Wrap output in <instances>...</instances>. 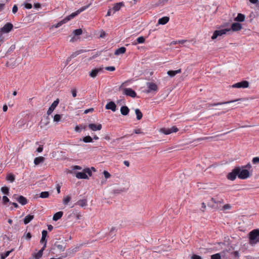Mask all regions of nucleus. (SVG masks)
Here are the masks:
<instances>
[{
  "instance_id": "nucleus-1",
  "label": "nucleus",
  "mask_w": 259,
  "mask_h": 259,
  "mask_svg": "<svg viewBox=\"0 0 259 259\" xmlns=\"http://www.w3.org/2000/svg\"><path fill=\"white\" fill-rule=\"evenodd\" d=\"M91 5V3L89 4V5L82 7L78 10H77L76 12L72 13L70 15L68 16L66 18H65L64 19L62 20L57 24L54 25V27L55 28H58L60 27L63 24L67 23L68 21L70 20L71 19H73L75 17H76L77 15H78L79 13L81 12L84 11L86 9H87Z\"/></svg>"
},
{
  "instance_id": "nucleus-2",
  "label": "nucleus",
  "mask_w": 259,
  "mask_h": 259,
  "mask_svg": "<svg viewBox=\"0 0 259 259\" xmlns=\"http://www.w3.org/2000/svg\"><path fill=\"white\" fill-rule=\"evenodd\" d=\"M259 242V230H253L249 233V243L253 245Z\"/></svg>"
},
{
  "instance_id": "nucleus-3",
  "label": "nucleus",
  "mask_w": 259,
  "mask_h": 259,
  "mask_svg": "<svg viewBox=\"0 0 259 259\" xmlns=\"http://www.w3.org/2000/svg\"><path fill=\"white\" fill-rule=\"evenodd\" d=\"M229 32L230 30L228 29L227 28H221L214 31L211 38L212 40H214L218 37L224 36Z\"/></svg>"
},
{
  "instance_id": "nucleus-4",
  "label": "nucleus",
  "mask_w": 259,
  "mask_h": 259,
  "mask_svg": "<svg viewBox=\"0 0 259 259\" xmlns=\"http://www.w3.org/2000/svg\"><path fill=\"white\" fill-rule=\"evenodd\" d=\"M250 177V173L248 169L239 167V172H238V178L240 179H246Z\"/></svg>"
},
{
  "instance_id": "nucleus-5",
  "label": "nucleus",
  "mask_w": 259,
  "mask_h": 259,
  "mask_svg": "<svg viewBox=\"0 0 259 259\" xmlns=\"http://www.w3.org/2000/svg\"><path fill=\"white\" fill-rule=\"evenodd\" d=\"M239 172V167L235 168L231 172L229 173L227 175L228 179L231 181L235 180L236 176H238V172Z\"/></svg>"
},
{
  "instance_id": "nucleus-6",
  "label": "nucleus",
  "mask_w": 259,
  "mask_h": 259,
  "mask_svg": "<svg viewBox=\"0 0 259 259\" xmlns=\"http://www.w3.org/2000/svg\"><path fill=\"white\" fill-rule=\"evenodd\" d=\"M103 67L96 68L92 69L89 73L90 76L92 78H95L99 73L103 72Z\"/></svg>"
},
{
  "instance_id": "nucleus-7",
  "label": "nucleus",
  "mask_w": 259,
  "mask_h": 259,
  "mask_svg": "<svg viewBox=\"0 0 259 259\" xmlns=\"http://www.w3.org/2000/svg\"><path fill=\"white\" fill-rule=\"evenodd\" d=\"M13 25L11 23H7L2 28H1V32L6 33L9 32L13 28Z\"/></svg>"
},
{
  "instance_id": "nucleus-8",
  "label": "nucleus",
  "mask_w": 259,
  "mask_h": 259,
  "mask_svg": "<svg viewBox=\"0 0 259 259\" xmlns=\"http://www.w3.org/2000/svg\"><path fill=\"white\" fill-rule=\"evenodd\" d=\"M249 85V83L247 81H242L237 82L232 85L234 88H247Z\"/></svg>"
},
{
  "instance_id": "nucleus-9",
  "label": "nucleus",
  "mask_w": 259,
  "mask_h": 259,
  "mask_svg": "<svg viewBox=\"0 0 259 259\" xmlns=\"http://www.w3.org/2000/svg\"><path fill=\"white\" fill-rule=\"evenodd\" d=\"M242 28V26L241 24L239 23L235 22L232 24L231 28H227V29L230 30V32L231 31H238L240 30Z\"/></svg>"
},
{
  "instance_id": "nucleus-10",
  "label": "nucleus",
  "mask_w": 259,
  "mask_h": 259,
  "mask_svg": "<svg viewBox=\"0 0 259 259\" xmlns=\"http://www.w3.org/2000/svg\"><path fill=\"white\" fill-rule=\"evenodd\" d=\"M123 93L124 95L135 98L136 97V93L131 88H125L123 90Z\"/></svg>"
},
{
  "instance_id": "nucleus-11",
  "label": "nucleus",
  "mask_w": 259,
  "mask_h": 259,
  "mask_svg": "<svg viewBox=\"0 0 259 259\" xmlns=\"http://www.w3.org/2000/svg\"><path fill=\"white\" fill-rule=\"evenodd\" d=\"M147 86L148 88L147 93H150L151 91L156 92L158 90L157 85L152 82H149L147 83Z\"/></svg>"
},
{
  "instance_id": "nucleus-12",
  "label": "nucleus",
  "mask_w": 259,
  "mask_h": 259,
  "mask_svg": "<svg viewBox=\"0 0 259 259\" xmlns=\"http://www.w3.org/2000/svg\"><path fill=\"white\" fill-rule=\"evenodd\" d=\"M88 127L89 129H90L92 131H100L102 129V126L100 123L96 124L94 123H90L88 125Z\"/></svg>"
},
{
  "instance_id": "nucleus-13",
  "label": "nucleus",
  "mask_w": 259,
  "mask_h": 259,
  "mask_svg": "<svg viewBox=\"0 0 259 259\" xmlns=\"http://www.w3.org/2000/svg\"><path fill=\"white\" fill-rule=\"evenodd\" d=\"M124 6V3L122 2L114 4L113 8H112V10H113V14H114L115 12L119 11L120 9Z\"/></svg>"
},
{
  "instance_id": "nucleus-14",
  "label": "nucleus",
  "mask_w": 259,
  "mask_h": 259,
  "mask_svg": "<svg viewBox=\"0 0 259 259\" xmlns=\"http://www.w3.org/2000/svg\"><path fill=\"white\" fill-rule=\"evenodd\" d=\"M59 104V100L57 99L56 100L54 101L53 103L52 104L51 106L49 107L48 111L47 114L48 115H50L53 111L54 110L55 108L57 106V105Z\"/></svg>"
},
{
  "instance_id": "nucleus-15",
  "label": "nucleus",
  "mask_w": 259,
  "mask_h": 259,
  "mask_svg": "<svg viewBox=\"0 0 259 259\" xmlns=\"http://www.w3.org/2000/svg\"><path fill=\"white\" fill-rule=\"evenodd\" d=\"M46 248V244L43 245V247L37 253L33 254V256L34 259H39L42 255L43 251Z\"/></svg>"
},
{
  "instance_id": "nucleus-16",
  "label": "nucleus",
  "mask_w": 259,
  "mask_h": 259,
  "mask_svg": "<svg viewBox=\"0 0 259 259\" xmlns=\"http://www.w3.org/2000/svg\"><path fill=\"white\" fill-rule=\"evenodd\" d=\"M75 177L79 179H88V175L83 172H77L74 173Z\"/></svg>"
},
{
  "instance_id": "nucleus-17",
  "label": "nucleus",
  "mask_w": 259,
  "mask_h": 259,
  "mask_svg": "<svg viewBox=\"0 0 259 259\" xmlns=\"http://www.w3.org/2000/svg\"><path fill=\"white\" fill-rule=\"evenodd\" d=\"M116 106L115 104L114 103V102H113L112 101H111V102L108 103L105 106V108L106 109H108V110L110 109L114 112L116 111Z\"/></svg>"
},
{
  "instance_id": "nucleus-18",
  "label": "nucleus",
  "mask_w": 259,
  "mask_h": 259,
  "mask_svg": "<svg viewBox=\"0 0 259 259\" xmlns=\"http://www.w3.org/2000/svg\"><path fill=\"white\" fill-rule=\"evenodd\" d=\"M48 232L46 230H43L41 232L42 236L40 241V243L47 245V240L46 239L47 236Z\"/></svg>"
},
{
  "instance_id": "nucleus-19",
  "label": "nucleus",
  "mask_w": 259,
  "mask_h": 259,
  "mask_svg": "<svg viewBox=\"0 0 259 259\" xmlns=\"http://www.w3.org/2000/svg\"><path fill=\"white\" fill-rule=\"evenodd\" d=\"M19 203L22 205H25L27 203V199L23 196H19L15 198Z\"/></svg>"
},
{
  "instance_id": "nucleus-20",
  "label": "nucleus",
  "mask_w": 259,
  "mask_h": 259,
  "mask_svg": "<svg viewBox=\"0 0 259 259\" xmlns=\"http://www.w3.org/2000/svg\"><path fill=\"white\" fill-rule=\"evenodd\" d=\"M169 20V17L166 16L163 17L158 20V24L164 25L168 22Z\"/></svg>"
},
{
  "instance_id": "nucleus-21",
  "label": "nucleus",
  "mask_w": 259,
  "mask_h": 259,
  "mask_svg": "<svg viewBox=\"0 0 259 259\" xmlns=\"http://www.w3.org/2000/svg\"><path fill=\"white\" fill-rule=\"evenodd\" d=\"M181 72V69H179L177 70H169L167 71V74L171 77L175 76L177 74L180 73Z\"/></svg>"
},
{
  "instance_id": "nucleus-22",
  "label": "nucleus",
  "mask_w": 259,
  "mask_h": 259,
  "mask_svg": "<svg viewBox=\"0 0 259 259\" xmlns=\"http://www.w3.org/2000/svg\"><path fill=\"white\" fill-rule=\"evenodd\" d=\"M130 110L126 106H122L120 108L121 113L123 115H126L128 114Z\"/></svg>"
},
{
  "instance_id": "nucleus-23",
  "label": "nucleus",
  "mask_w": 259,
  "mask_h": 259,
  "mask_svg": "<svg viewBox=\"0 0 259 259\" xmlns=\"http://www.w3.org/2000/svg\"><path fill=\"white\" fill-rule=\"evenodd\" d=\"M235 101L234 100V101H228V102H220V103H213V104H207V107L210 108L211 106H217V105H223V104H227L234 102Z\"/></svg>"
},
{
  "instance_id": "nucleus-24",
  "label": "nucleus",
  "mask_w": 259,
  "mask_h": 259,
  "mask_svg": "<svg viewBox=\"0 0 259 259\" xmlns=\"http://www.w3.org/2000/svg\"><path fill=\"white\" fill-rule=\"evenodd\" d=\"M234 20L238 22H243L245 20V15L239 13Z\"/></svg>"
},
{
  "instance_id": "nucleus-25",
  "label": "nucleus",
  "mask_w": 259,
  "mask_h": 259,
  "mask_svg": "<svg viewBox=\"0 0 259 259\" xmlns=\"http://www.w3.org/2000/svg\"><path fill=\"white\" fill-rule=\"evenodd\" d=\"M125 51H126L125 48L122 47H120V48H118V49H117L115 51L114 54L115 55H119L120 54H124L125 52Z\"/></svg>"
},
{
  "instance_id": "nucleus-26",
  "label": "nucleus",
  "mask_w": 259,
  "mask_h": 259,
  "mask_svg": "<svg viewBox=\"0 0 259 259\" xmlns=\"http://www.w3.org/2000/svg\"><path fill=\"white\" fill-rule=\"evenodd\" d=\"M63 212L62 211H59L54 214L53 220L55 221H56L60 219L63 215Z\"/></svg>"
},
{
  "instance_id": "nucleus-27",
  "label": "nucleus",
  "mask_w": 259,
  "mask_h": 259,
  "mask_svg": "<svg viewBox=\"0 0 259 259\" xmlns=\"http://www.w3.org/2000/svg\"><path fill=\"white\" fill-rule=\"evenodd\" d=\"M87 126L85 124H80L79 125H76L74 130L76 132L80 133L82 130H85Z\"/></svg>"
},
{
  "instance_id": "nucleus-28",
  "label": "nucleus",
  "mask_w": 259,
  "mask_h": 259,
  "mask_svg": "<svg viewBox=\"0 0 259 259\" xmlns=\"http://www.w3.org/2000/svg\"><path fill=\"white\" fill-rule=\"evenodd\" d=\"M75 204L78 205L81 207H84L87 205V201L86 199L79 200L76 202Z\"/></svg>"
},
{
  "instance_id": "nucleus-29",
  "label": "nucleus",
  "mask_w": 259,
  "mask_h": 259,
  "mask_svg": "<svg viewBox=\"0 0 259 259\" xmlns=\"http://www.w3.org/2000/svg\"><path fill=\"white\" fill-rule=\"evenodd\" d=\"M33 215L31 214L26 215L24 219V223L25 225L28 224L33 219Z\"/></svg>"
},
{
  "instance_id": "nucleus-30",
  "label": "nucleus",
  "mask_w": 259,
  "mask_h": 259,
  "mask_svg": "<svg viewBox=\"0 0 259 259\" xmlns=\"http://www.w3.org/2000/svg\"><path fill=\"white\" fill-rule=\"evenodd\" d=\"M45 160L44 157L42 156L36 157L34 160V163L35 165H38L39 163L43 162Z\"/></svg>"
},
{
  "instance_id": "nucleus-31",
  "label": "nucleus",
  "mask_w": 259,
  "mask_h": 259,
  "mask_svg": "<svg viewBox=\"0 0 259 259\" xmlns=\"http://www.w3.org/2000/svg\"><path fill=\"white\" fill-rule=\"evenodd\" d=\"M145 38L144 37L140 36V37H139L137 39L136 41H134L133 44L134 45H137V44H143L145 42Z\"/></svg>"
},
{
  "instance_id": "nucleus-32",
  "label": "nucleus",
  "mask_w": 259,
  "mask_h": 259,
  "mask_svg": "<svg viewBox=\"0 0 259 259\" xmlns=\"http://www.w3.org/2000/svg\"><path fill=\"white\" fill-rule=\"evenodd\" d=\"M6 179L7 181H10V182H13L15 179V177L13 174H9L7 175Z\"/></svg>"
},
{
  "instance_id": "nucleus-33",
  "label": "nucleus",
  "mask_w": 259,
  "mask_h": 259,
  "mask_svg": "<svg viewBox=\"0 0 259 259\" xmlns=\"http://www.w3.org/2000/svg\"><path fill=\"white\" fill-rule=\"evenodd\" d=\"M80 141H82L84 143H91L93 142V139L90 136L84 137L82 139H80Z\"/></svg>"
},
{
  "instance_id": "nucleus-34",
  "label": "nucleus",
  "mask_w": 259,
  "mask_h": 259,
  "mask_svg": "<svg viewBox=\"0 0 259 259\" xmlns=\"http://www.w3.org/2000/svg\"><path fill=\"white\" fill-rule=\"evenodd\" d=\"M135 113L137 115V119L138 120H140L142 118L143 114L139 109H136L135 110Z\"/></svg>"
},
{
  "instance_id": "nucleus-35",
  "label": "nucleus",
  "mask_w": 259,
  "mask_h": 259,
  "mask_svg": "<svg viewBox=\"0 0 259 259\" xmlns=\"http://www.w3.org/2000/svg\"><path fill=\"white\" fill-rule=\"evenodd\" d=\"M71 197L70 196H66L63 198V203L65 205H67L71 200Z\"/></svg>"
},
{
  "instance_id": "nucleus-36",
  "label": "nucleus",
  "mask_w": 259,
  "mask_h": 259,
  "mask_svg": "<svg viewBox=\"0 0 259 259\" xmlns=\"http://www.w3.org/2000/svg\"><path fill=\"white\" fill-rule=\"evenodd\" d=\"M160 131L161 133H162L163 134H165V135H169L171 133V132L170 131V128H161L160 130Z\"/></svg>"
},
{
  "instance_id": "nucleus-37",
  "label": "nucleus",
  "mask_w": 259,
  "mask_h": 259,
  "mask_svg": "<svg viewBox=\"0 0 259 259\" xmlns=\"http://www.w3.org/2000/svg\"><path fill=\"white\" fill-rule=\"evenodd\" d=\"M186 41H187V40H184V39L175 40V41H172L170 44L171 45H177V44H183L185 42H186Z\"/></svg>"
},
{
  "instance_id": "nucleus-38",
  "label": "nucleus",
  "mask_w": 259,
  "mask_h": 259,
  "mask_svg": "<svg viewBox=\"0 0 259 259\" xmlns=\"http://www.w3.org/2000/svg\"><path fill=\"white\" fill-rule=\"evenodd\" d=\"M40 197L42 198H46L49 196V193L47 191L42 192L40 194Z\"/></svg>"
},
{
  "instance_id": "nucleus-39",
  "label": "nucleus",
  "mask_w": 259,
  "mask_h": 259,
  "mask_svg": "<svg viewBox=\"0 0 259 259\" xmlns=\"http://www.w3.org/2000/svg\"><path fill=\"white\" fill-rule=\"evenodd\" d=\"M116 231V229H115V227L111 228V229L109 233V235L110 236H111V237H113V236H114L115 235Z\"/></svg>"
},
{
  "instance_id": "nucleus-40",
  "label": "nucleus",
  "mask_w": 259,
  "mask_h": 259,
  "mask_svg": "<svg viewBox=\"0 0 259 259\" xmlns=\"http://www.w3.org/2000/svg\"><path fill=\"white\" fill-rule=\"evenodd\" d=\"M12 250H10V251H7L5 253H2L1 255V259H5V258H6L8 256H9V255L12 251Z\"/></svg>"
},
{
  "instance_id": "nucleus-41",
  "label": "nucleus",
  "mask_w": 259,
  "mask_h": 259,
  "mask_svg": "<svg viewBox=\"0 0 259 259\" xmlns=\"http://www.w3.org/2000/svg\"><path fill=\"white\" fill-rule=\"evenodd\" d=\"M211 259H222L220 253H215L211 256Z\"/></svg>"
},
{
  "instance_id": "nucleus-42",
  "label": "nucleus",
  "mask_w": 259,
  "mask_h": 259,
  "mask_svg": "<svg viewBox=\"0 0 259 259\" xmlns=\"http://www.w3.org/2000/svg\"><path fill=\"white\" fill-rule=\"evenodd\" d=\"M1 191L3 193L8 195L9 194V189L7 187H3L1 188Z\"/></svg>"
},
{
  "instance_id": "nucleus-43",
  "label": "nucleus",
  "mask_w": 259,
  "mask_h": 259,
  "mask_svg": "<svg viewBox=\"0 0 259 259\" xmlns=\"http://www.w3.org/2000/svg\"><path fill=\"white\" fill-rule=\"evenodd\" d=\"M56 247L60 251H64L65 249V246H63L61 244H56Z\"/></svg>"
},
{
  "instance_id": "nucleus-44",
  "label": "nucleus",
  "mask_w": 259,
  "mask_h": 259,
  "mask_svg": "<svg viewBox=\"0 0 259 259\" xmlns=\"http://www.w3.org/2000/svg\"><path fill=\"white\" fill-rule=\"evenodd\" d=\"M82 31L81 29H77L73 31V34L75 35H80L82 34Z\"/></svg>"
},
{
  "instance_id": "nucleus-45",
  "label": "nucleus",
  "mask_w": 259,
  "mask_h": 259,
  "mask_svg": "<svg viewBox=\"0 0 259 259\" xmlns=\"http://www.w3.org/2000/svg\"><path fill=\"white\" fill-rule=\"evenodd\" d=\"M80 53V51H76L73 53H72L70 56V59H72V58H75V57H76L77 55H78Z\"/></svg>"
},
{
  "instance_id": "nucleus-46",
  "label": "nucleus",
  "mask_w": 259,
  "mask_h": 259,
  "mask_svg": "<svg viewBox=\"0 0 259 259\" xmlns=\"http://www.w3.org/2000/svg\"><path fill=\"white\" fill-rule=\"evenodd\" d=\"M60 119H61V115L59 114H56L54 116V121L58 122L60 120Z\"/></svg>"
},
{
  "instance_id": "nucleus-47",
  "label": "nucleus",
  "mask_w": 259,
  "mask_h": 259,
  "mask_svg": "<svg viewBox=\"0 0 259 259\" xmlns=\"http://www.w3.org/2000/svg\"><path fill=\"white\" fill-rule=\"evenodd\" d=\"M83 171H84V173L86 174L87 175L88 174L90 176H92V172L90 168H85L83 169Z\"/></svg>"
},
{
  "instance_id": "nucleus-48",
  "label": "nucleus",
  "mask_w": 259,
  "mask_h": 259,
  "mask_svg": "<svg viewBox=\"0 0 259 259\" xmlns=\"http://www.w3.org/2000/svg\"><path fill=\"white\" fill-rule=\"evenodd\" d=\"M105 69L110 71H113L115 70V68L114 66H108L105 67Z\"/></svg>"
},
{
  "instance_id": "nucleus-49",
  "label": "nucleus",
  "mask_w": 259,
  "mask_h": 259,
  "mask_svg": "<svg viewBox=\"0 0 259 259\" xmlns=\"http://www.w3.org/2000/svg\"><path fill=\"white\" fill-rule=\"evenodd\" d=\"M252 161L253 164L259 163V157H255L253 158Z\"/></svg>"
},
{
  "instance_id": "nucleus-50",
  "label": "nucleus",
  "mask_w": 259,
  "mask_h": 259,
  "mask_svg": "<svg viewBox=\"0 0 259 259\" xmlns=\"http://www.w3.org/2000/svg\"><path fill=\"white\" fill-rule=\"evenodd\" d=\"M103 174L106 179H108L111 176L110 174L106 170L104 171Z\"/></svg>"
},
{
  "instance_id": "nucleus-51",
  "label": "nucleus",
  "mask_w": 259,
  "mask_h": 259,
  "mask_svg": "<svg viewBox=\"0 0 259 259\" xmlns=\"http://www.w3.org/2000/svg\"><path fill=\"white\" fill-rule=\"evenodd\" d=\"M79 246H76V247H74V248L70 249L69 251L72 252L73 253L76 252L79 250Z\"/></svg>"
},
{
  "instance_id": "nucleus-52",
  "label": "nucleus",
  "mask_w": 259,
  "mask_h": 259,
  "mask_svg": "<svg viewBox=\"0 0 259 259\" xmlns=\"http://www.w3.org/2000/svg\"><path fill=\"white\" fill-rule=\"evenodd\" d=\"M243 168H245L246 169H248V170L251 169V164L248 163L247 164L245 165V166H243L242 167Z\"/></svg>"
},
{
  "instance_id": "nucleus-53",
  "label": "nucleus",
  "mask_w": 259,
  "mask_h": 259,
  "mask_svg": "<svg viewBox=\"0 0 259 259\" xmlns=\"http://www.w3.org/2000/svg\"><path fill=\"white\" fill-rule=\"evenodd\" d=\"M170 129L171 132V133H176L178 131V128L175 126H172L170 128Z\"/></svg>"
},
{
  "instance_id": "nucleus-54",
  "label": "nucleus",
  "mask_w": 259,
  "mask_h": 259,
  "mask_svg": "<svg viewBox=\"0 0 259 259\" xmlns=\"http://www.w3.org/2000/svg\"><path fill=\"white\" fill-rule=\"evenodd\" d=\"M23 237L27 240H30L31 238V235L30 233L28 232L26 235H24Z\"/></svg>"
},
{
  "instance_id": "nucleus-55",
  "label": "nucleus",
  "mask_w": 259,
  "mask_h": 259,
  "mask_svg": "<svg viewBox=\"0 0 259 259\" xmlns=\"http://www.w3.org/2000/svg\"><path fill=\"white\" fill-rule=\"evenodd\" d=\"M3 201L4 203L6 204V203L9 202V199L6 196H4L3 197Z\"/></svg>"
},
{
  "instance_id": "nucleus-56",
  "label": "nucleus",
  "mask_w": 259,
  "mask_h": 259,
  "mask_svg": "<svg viewBox=\"0 0 259 259\" xmlns=\"http://www.w3.org/2000/svg\"><path fill=\"white\" fill-rule=\"evenodd\" d=\"M81 169H82L81 167L80 166H78V165H74L72 167V170H76V169L80 170Z\"/></svg>"
},
{
  "instance_id": "nucleus-57",
  "label": "nucleus",
  "mask_w": 259,
  "mask_h": 259,
  "mask_svg": "<svg viewBox=\"0 0 259 259\" xmlns=\"http://www.w3.org/2000/svg\"><path fill=\"white\" fill-rule=\"evenodd\" d=\"M24 6L27 9H30L31 8H32V5L31 4L25 3Z\"/></svg>"
},
{
  "instance_id": "nucleus-58",
  "label": "nucleus",
  "mask_w": 259,
  "mask_h": 259,
  "mask_svg": "<svg viewBox=\"0 0 259 259\" xmlns=\"http://www.w3.org/2000/svg\"><path fill=\"white\" fill-rule=\"evenodd\" d=\"M113 10H112V9H109L108 10V12H107V13L106 14V16H111V15H113Z\"/></svg>"
},
{
  "instance_id": "nucleus-59",
  "label": "nucleus",
  "mask_w": 259,
  "mask_h": 259,
  "mask_svg": "<svg viewBox=\"0 0 259 259\" xmlns=\"http://www.w3.org/2000/svg\"><path fill=\"white\" fill-rule=\"evenodd\" d=\"M17 11H18V7L16 5H15L12 8V12L14 14H15L17 12Z\"/></svg>"
},
{
  "instance_id": "nucleus-60",
  "label": "nucleus",
  "mask_w": 259,
  "mask_h": 259,
  "mask_svg": "<svg viewBox=\"0 0 259 259\" xmlns=\"http://www.w3.org/2000/svg\"><path fill=\"white\" fill-rule=\"evenodd\" d=\"M191 259H201V257L199 255L194 254L192 255Z\"/></svg>"
},
{
  "instance_id": "nucleus-61",
  "label": "nucleus",
  "mask_w": 259,
  "mask_h": 259,
  "mask_svg": "<svg viewBox=\"0 0 259 259\" xmlns=\"http://www.w3.org/2000/svg\"><path fill=\"white\" fill-rule=\"evenodd\" d=\"M232 253H233V257L237 258L238 257L239 253H238V252L237 251H234L232 250Z\"/></svg>"
},
{
  "instance_id": "nucleus-62",
  "label": "nucleus",
  "mask_w": 259,
  "mask_h": 259,
  "mask_svg": "<svg viewBox=\"0 0 259 259\" xmlns=\"http://www.w3.org/2000/svg\"><path fill=\"white\" fill-rule=\"evenodd\" d=\"M42 150H43V147L41 145L39 146L36 149V151L39 153L41 152L42 151Z\"/></svg>"
},
{
  "instance_id": "nucleus-63",
  "label": "nucleus",
  "mask_w": 259,
  "mask_h": 259,
  "mask_svg": "<svg viewBox=\"0 0 259 259\" xmlns=\"http://www.w3.org/2000/svg\"><path fill=\"white\" fill-rule=\"evenodd\" d=\"M93 110H94V109L91 108H90V109H87V110H84V113L87 114V113H88L89 112H92Z\"/></svg>"
},
{
  "instance_id": "nucleus-64",
  "label": "nucleus",
  "mask_w": 259,
  "mask_h": 259,
  "mask_svg": "<svg viewBox=\"0 0 259 259\" xmlns=\"http://www.w3.org/2000/svg\"><path fill=\"white\" fill-rule=\"evenodd\" d=\"M34 7L36 9H39L41 7V5L39 3H35L34 4Z\"/></svg>"
}]
</instances>
